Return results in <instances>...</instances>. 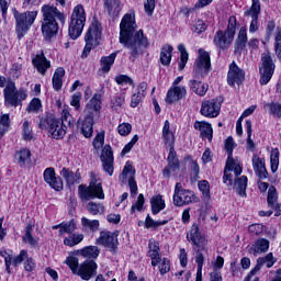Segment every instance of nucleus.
Returning <instances> with one entry per match:
<instances>
[{
    "instance_id": "43",
    "label": "nucleus",
    "mask_w": 281,
    "mask_h": 281,
    "mask_svg": "<svg viewBox=\"0 0 281 281\" xmlns=\"http://www.w3.org/2000/svg\"><path fill=\"white\" fill-rule=\"evenodd\" d=\"M81 225L83 232H98V229H100V221L98 220H89L87 217H82Z\"/></svg>"
},
{
    "instance_id": "4",
    "label": "nucleus",
    "mask_w": 281,
    "mask_h": 281,
    "mask_svg": "<svg viewBox=\"0 0 281 281\" xmlns=\"http://www.w3.org/2000/svg\"><path fill=\"white\" fill-rule=\"evenodd\" d=\"M236 16L232 15L228 19V24L225 31L218 30L214 37L213 43L217 49H229L232 43H234V37L236 36Z\"/></svg>"
},
{
    "instance_id": "11",
    "label": "nucleus",
    "mask_w": 281,
    "mask_h": 281,
    "mask_svg": "<svg viewBox=\"0 0 281 281\" xmlns=\"http://www.w3.org/2000/svg\"><path fill=\"white\" fill-rule=\"evenodd\" d=\"M101 36H102V29L100 27V23L95 21L90 25V27L86 33V36H85L86 46L82 50L81 58H88L93 47H98V45H100Z\"/></svg>"
},
{
    "instance_id": "36",
    "label": "nucleus",
    "mask_w": 281,
    "mask_h": 281,
    "mask_svg": "<svg viewBox=\"0 0 281 281\" xmlns=\"http://www.w3.org/2000/svg\"><path fill=\"white\" fill-rule=\"evenodd\" d=\"M162 137L166 146H169V148L175 146V134L170 132V122L168 120L165 121V125L162 127Z\"/></svg>"
},
{
    "instance_id": "8",
    "label": "nucleus",
    "mask_w": 281,
    "mask_h": 281,
    "mask_svg": "<svg viewBox=\"0 0 281 281\" xmlns=\"http://www.w3.org/2000/svg\"><path fill=\"white\" fill-rule=\"evenodd\" d=\"M78 194L81 201H91V199H104L102 181L98 180L95 176H92L89 187L86 184H80L78 187Z\"/></svg>"
},
{
    "instance_id": "31",
    "label": "nucleus",
    "mask_w": 281,
    "mask_h": 281,
    "mask_svg": "<svg viewBox=\"0 0 281 281\" xmlns=\"http://www.w3.org/2000/svg\"><path fill=\"white\" fill-rule=\"evenodd\" d=\"M34 232V225L27 224L25 229H24V235L22 236L23 243L26 245H30L33 249H36L38 247V239L32 235Z\"/></svg>"
},
{
    "instance_id": "12",
    "label": "nucleus",
    "mask_w": 281,
    "mask_h": 281,
    "mask_svg": "<svg viewBox=\"0 0 281 281\" xmlns=\"http://www.w3.org/2000/svg\"><path fill=\"white\" fill-rule=\"evenodd\" d=\"M199 196L194 195V192L189 189H183L181 182H177L173 192V205L176 207H183V205H190V203H199Z\"/></svg>"
},
{
    "instance_id": "14",
    "label": "nucleus",
    "mask_w": 281,
    "mask_h": 281,
    "mask_svg": "<svg viewBox=\"0 0 281 281\" xmlns=\"http://www.w3.org/2000/svg\"><path fill=\"white\" fill-rule=\"evenodd\" d=\"M117 234L111 233L109 231H102L100 237L97 238L95 245H101L102 247H108L112 254H117Z\"/></svg>"
},
{
    "instance_id": "34",
    "label": "nucleus",
    "mask_w": 281,
    "mask_h": 281,
    "mask_svg": "<svg viewBox=\"0 0 281 281\" xmlns=\"http://www.w3.org/2000/svg\"><path fill=\"white\" fill-rule=\"evenodd\" d=\"M190 89H191V91H193V93L203 98V95H205L207 93L210 86H207L196 79H193L190 81Z\"/></svg>"
},
{
    "instance_id": "63",
    "label": "nucleus",
    "mask_w": 281,
    "mask_h": 281,
    "mask_svg": "<svg viewBox=\"0 0 281 281\" xmlns=\"http://www.w3.org/2000/svg\"><path fill=\"white\" fill-rule=\"evenodd\" d=\"M266 106H269L270 115H277V117H281V104L267 103Z\"/></svg>"
},
{
    "instance_id": "44",
    "label": "nucleus",
    "mask_w": 281,
    "mask_h": 281,
    "mask_svg": "<svg viewBox=\"0 0 281 281\" xmlns=\"http://www.w3.org/2000/svg\"><path fill=\"white\" fill-rule=\"evenodd\" d=\"M81 256L89 260H95L98 256H100V248H98V246H87L81 249Z\"/></svg>"
},
{
    "instance_id": "55",
    "label": "nucleus",
    "mask_w": 281,
    "mask_h": 281,
    "mask_svg": "<svg viewBox=\"0 0 281 281\" xmlns=\"http://www.w3.org/2000/svg\"><path fill=\"white\" fill-rule=\"evenodd\" d=\"M61 124H67V126H69L70 128L74 126V124H76V120L74 119V116H71V114L69 113V110L64 109L61 111V119H59Z\"/></svg>"
},
{
    "instance_id": "46",
    "label": "nucleus",
    "mask_w": 281,
    "mask_h": 281,
    "mask_svg": "<svg viewBox=\"0 0 281 281\" xmlns=\"http://www.w3.org/2000/svg\"><path fill=\"white\" fill-rule=\"evenodd\" d=\"M225 150L228 155L227 157V166H235L234 164V157H233V153H234V138L232 136L227 137L225 140Z\"/></svg>"
},
{
    "instance_id": "47",
    "label": "nucleus",
    "mask_w": 281,
    "mask_h": 281,
    "mask_svg": "<svg viewBox=\"0 0 281 281\" xmlns=\"http://www.w3.org/2000/svg\"><path fill=\"white\" fill-rule=\"evenodd\" d=\"M81 240H85L83 234L71 233L68 237L64 238V245L67 247H76V245H80Z\"/></svg>"
},
{
    "instance_id": "57",
    "label": "nucleus",
    "mask_w": 281,
    "mask_h": 281,
    "mask_svg": "<svg viewBox=\"0 0 281 281\" xmlns=\"http://www.w3.org/2000/svg\"><path fill=\"white\" fill-rule=\"evenodd\" d=\"M158 265L160 276H166V273L170 271V260H168V258H160Z\"/></svg>"
},
{
    "instance_id": "35",
    "label": "nucleus",
    "mask_w": 281,
    "mask_h": 281,
    "mask_svg": "<svg viewBox=\"0 0 281 281\" xmlns=\"http://www.w3.org/2000/svg\"><path fill=\"white\" fill-rule=\"evenodd\" d=\"M60 175L68 186H74V183H78V181H80V173H78V171L74 173V171L69 170L67 167L61 169Z\"/></svg>"
},
{
    "instance_id": "49",
    "label": "nucleus",
    "mask_w": 281,
    "mask_h": 281,
    "mask_svg": "<svg viewBox=\"0 0 281 281\" xmlns=\"http://www.w3.org/2000/svg\"><path fill=\"white\" fill-rule=\"evenodd\" d=\"M150 203L153 214H159V212L166 207V202H164L161 195L154 196Z\"/></svg>"
},
{
    "instance_id": "3",
    "label": "nucleus",
    "mask_w": 281,
    "mask_h": 281,
    "mask_svg": "<svg viewBox=\"0 0 281 281\" xmlns=\"http://www.w3.org/2000/svg\"><path fill=\"white\" fill-rule=\"evenodd\" d=\"M189 243L193 245V251H195V262L198 265L195 281H203V262L205 257L203 254H207V239L199 232V225L193 224L191 226L190 234L187 235Z\"/></svg>"
},
{
    "instance_id": "48",
    "label": "nucleus",
    "mask_w": 281,
    "mask_h": 281,
    "mask_svg": "<svg viewBox=\"0 0 281 281\" xmlns=\"http://www.w3.org/2000/svg\"><path fill=\"white\" fill-rule=\"evenodd\" d=\"M178 52H180V63H179L178 69L179 71H183L189 60V54H188V50L186 49V45L179 44Z\"/></svg>"
},
{
    "instance_id": "40",
    "label": "nucleus",
    "mask_w": 281,
    "mask_h": 281,
    "mask_svg": "<svg viewBox=\"0 0 281 281\" xmlns=\"http://www.w3.org/2000/svg\"><path fill=\"white\" fill-rule=\"evenodd\" d=\"M81 134L86 138L93 137V119L88 116L81 123Z\"/></svg>"
},
{
    "instance_id": "45",
    "label": "nucleus",
    "mask_w": 281,
    "mask_h": 281,
    "mask_svg": "<svg viewBox=\"0 0 281 281\" xmlns=\"http://www.w3.org/2000/svg\"><path fill=\"white\" fill-rule=\"evenodd\" d=\"M31 157H32V153L29 149H21L15 154V159L19 166L21 167L25 166L26 164H30Z\"/></svg>"
},
{
    "instance_id": "29",
    "label": "nucleus",
    "mask_w": 281,
    "mask_h": 281,
    "mask_svg": "<svg viewBox=\"0 0 281 281\" xmlns=\"http://www.w3.org/2000/svg\"><path fill=\"white\" fill-rule=\"evenodd\" d=\"M277 260L273 258V252L267 254L265 257H260L257 259L256 267L251 270V274L258 273L260 269H262V266L266 265L268 269H271L273 265H276Z\"/></svg>"
},
{
    "instance_id": "61",
    "label": "nucleus",
    "mask_w": 281,
    "mask_h": 281,
    "mask_svg": "<svg viewBox=\"0 0 281 281\" xmlns=\"http://www.w3.org/2000/svg\"><path fill=\"white\" fill-rule=\"evenodd\" d=\"M66 265L69 267V269L72 271V273H78V258L76 257H68L66 259Z\"/></svg>"
},
{
    "instance_id": "38",
    "label": "nucleus",
    "mask_w": 281,
    "mask_h": 281,
    "mask_svg": "<svg viewBox=\"0 0 281 281\" xmlns=\"http://www.w3.org/2000/svg\"><path fill=\"white\" fill-rule=\"evenodd\" d=\"M63 78H65V68L58 67L53 76V89L55 91L63 89Z\"/></svg>"
},
{
    "instance_id": "42",
    "label": "nucleus",
    "mask_w": 281,
    "mask_h": 281,
    "mask_svg": "<svg viewBox=\"0 0 281 281\" xmlns=\"http://www.w3.org/2000/svg\"><path fill=\"white\" fill-rule=\"evenodd\" d=\"M59 236H64L65 234L71 235L78 229V225L76 224V220H70L69 222H63L59 224Z\"/></svg>"
},
{
    "instance_id": "41",
    "label": "nucleus",
    "mask_w": 281,
    "mask_h": 281,
    "mask_svg": "<svg viewBox=\"0 0 281 281\" xmlns=\"http://www.w3.org/2000/svg\"><path fill=\"white\" fill-rule=\"evenodd\" d=\"M172 46L165 45L160 52V63L164 67H168L172 60Z\"/></svg>"
},
{
    "instance_id": "20",
    "label": "nucleus",
    "mask_w": 281,
    "mask_h": 281,
    "mask_svg": "<svg viewBox=\"0 0 281 281\" xmlns=\"http://www.w3.org/2000/svg\"><path fill=\"white\" fill-rule=\"evenodd\" d=\"M100 159H101L102 168L104 172H106L110 177H113L114 158H113V148H111V145H105L102 148Z\"/></svg>"
},
{
    "instance_id": "15",
    "label": "nucleus",
    "mask_w": 281,
    "mask_h": 281,
    "mask_svg": "<svg viewBox=\"0 0 281 281\" xmlns=\"http://www.w3.org/2000/svg\"><path fill=\"white\" fill-rule=\"evenodd\" d=\"M221 104H223V100L218 99L203 101L200 113L204 117H218L221 115Z\"/></svg>"
},
{
    "instance_id": "52",
    "label": "nucleus",
    "mask_w": 281,
    "mask_h": 281,
    "mask_svg": "<svg viewBox=\"0 0 281 281\" xmlns=\"http://www.w3.org/2000/svg\"><path fill=\"white\" fill-rule=\"evenodd\" d=\"M8 128H10V114H2L0 116V139L5 135Z\"/></svg>"
},
{
    "instance_id": "64",
    "label": "nucleus",
    "mask_w": 281,
    "mask_h": 281,
    "mask_svg": "<svg viewBox=\"0 0 281 281\" xmlns=\"http://www.w3.org/2000/svg\"><path fill=\"white\" fill-rule=\"evenodd\" d=\"M27 258V250H21L19 256L13 258V267H19Z\"/></svg>"
},
{
    "instance_id": "27",
    "label": "nucleus",
    "mask_w": 281,
    "mask_h": 281,
    "mask_svg": "<svg viewBox=\"0 0 281 281\" xmlns=\"http://www.w3.org/2000/svg\"><path fill=\"white\" fill-rule=\"evenodd\" d=\"M193 127L195 131H200V137L202 139L212 142V137H214V130L212 128V124L205 121H196Z\"/></svg>"
},
{
    "instance_id": "25",
    "label": "nucleus",
    "mask_w": 281,
    "mask_h": 281,
    "mask_svg": "<svg viewBox=\"0 0 281 281\" xmlns=\"http://www.w3.org/2000/svg\"><path fill=\"white\" fill-rule=\"evenodd\" d=\"M233 166H227V160H226V166L224 169V177H223V183H226V186H233L234 181V176L232 173V170L235 172V177H240L243 175V167H240V164L238 161L234 160Z\"/></svg>"
},
{
    "instance_id": "26",
    "label": "nucleus",
    "mask_w": 281,
    "mask_h": 281,
    "mask_svg": "<svg viewBox=\"0 0 281 281\" xmlns=\"http://www.w3.org/2000/svg\"><path fill=\"white\" fill-rule=\"evenodd\" d=\"M32 63L35 69L38 71V74H41V76H45V74H47V69L52 67V63L47 60V57H45V53L43 52L36 55L32 59Z\"/></svg>"
},
{
    "instance_id": "50",
    "label": "nucleus",
    "mask_w": 281,
    "mask_h": 281,
    "mask_svg": "<svg viewBox=\"0 0 281 281\" xmlns=\"http://www.w3.org/2000/svg\"><path fill=\"white\" fill-rule=\"evenodd\" d=\"M271 171L278 172L280 166V150L278 148L272 149L270 155Z\"/></svg>"
},
{
    "instance_id": "6",
    "label": "nucleus",
    "mask_w": 281,
    "mask_h": 281,
    "mask_svg": "<svg viewBox=\"0 0 281 281\" xmlns=\"http://www.w3.org/2000/svg\"><path fill=\"white\" fill-rule=\"evenodd\" d=\"M38 127L42 131H48L53 139H63L67 135V125L52 114L42 116Z\"/></svg>"
},
{
    "instance_id": "37",
    "label": "nucleus",
    "mask_w": 281,
    "mask_h": 281,
    "mask_svg": "<svg viewBox=\"0 0 281 281\" xmlns=\"http://www.w3.org/2000/svg\"><path fill=\"white\" fill-rule=\"evenodd\" d=\"M115 58H117V52L110 54L109 56L102 57L101 63V71L104 74H109L111 71V67L115 63Z\"/></svg>"
},
{
    "instance_id": "32",
    "label": "nucleus",
    "mask_w": 281,
    "mask_h": 281,
    "mask_svg": "<svg viewBox=\"0 0 281 281\" xmlns=\"http://www.w3.org/2000/svg\"><path fill=\"white\" fill-rule=\"evenodd\" d=\"M269 239L259 238L252 244L250 251H252L254 256H258V254H267V251H269Z\"/></svg>"
},
{
    "instance_id": "54",
    "label": "nucleus",
    "mask_w": 281,
    "mask_h": 281,
    "mask_svg": "<svg viewBox=\"0 0 281 281\" xmlns=\"http://www.w3.org/2000/svg\"><path fill=\"white\" fill-rule=\"evenodd\" d=\"M43 109V103L41 99L34 98L27 105L26 111L27 113H38Z\"/></svg>"
},
{
    "instance_id": "24",
    "label": "nucleus",
    "mask_w": 281,
    "mask_h": 281,
    "mask_svg": "<svg viewBox=\"0 0 281 281\" xmlns=\"http://www.w3.org/2000/svg\"><path fill=\"white\" fill-rule=\"evenodd\" d=\"M188 93V90H186V87L183 86H175L171 87L166 95V102L167 104H175V102H179V100H183Z\"/></svg>"
},
{
    "instance_id": "13",
    "label": "nucleus",
    "mask_w": 281,
    "mask_h": 281,
    "mask_svg": "<svg viewBox=\"0 0 281 281\" xmlns=\"http://www.w3.org/2000/svg\"><path fill=\"white\" fill-rule=\"evenodd\" d=\"M199 58L195 61V67L193 71L194 78L196 80H201L202 78H205L207 74H210V69H212V63L210 59V53L199 49Z\"/></svg>"
},
{
    "instance_id": "60",
    "label": "nucleus",
    "mask_w": 281,
    "mask_h": 281,
    "mask_svg": "<svg viewBox=\"0 0 281 281\" xmlns=\"http://www.w3.org/2000/svg\"><path fill=\"white\" fill-rule=\"evenodd\" d=\"M145 199L144 194H138L137 201L135 204L132 205L131 207V214H135V211L137 210L138 212H142V207H144Z\"/></svg>"
},
{
    "instance_id": "22",
    "label": "nucleus",
    "mask_w": 281,
    "mask_h": 281,
    "mask_svg": "<svg viewBox=\"0 0 281 281\" xmlns=\"http://www.w3.org/2000/svg\"><path fill=\"white\" fill-rule=\"evenodd\" d=\"M97 271H98V263H95L91 259H87L80 265L77 271V276H80L81 280H91V278L95 276Z\"/></svg>"
},
{
    "instance_id": "53",
    "label": "nucleus",
    "mask_w": 281,
    "mask_h": 281,
    "mask_svg": "<svg viewBox=\"0 0 281 281\" xmlns=\"http://www.w3.org/2000/svg\"><path fill=\"white\" fill-rule=\"evenodd\" d=\"M161 225H168V220L155 221L150 217V215H147L145 220L146 229H150L151 227L154 228L161 227Z\"/></svg>"
},
{
    "instance_id": "5",
    "label": "nucleus",
    "mask_w": 281,
    "mask_h": 281,
    "mask_svg": "<svg viewBox=\"0 0 281 281\" xmlns=\"http://www.w3.org/2000/svg\"><path fill=\"white\" fill-rule=\"evenodd\" d=\"M13 16L15 19V32L19 41L22 40L30 31V27L34 25V21L38 16V11H25L19 12L15 8L12 9Z\"/></svg>"
},
{
    "instance_id": "33",
    "label": "nucleus",
    "mask_w": 281,
    "mask_h": 281,
    "mask_svg": "<svg viewBox=\"0 0 281 281\" xmlns=\"http://www.w3.org/2000/svg\"><path fill=\"white\" fill-rule=\"evenodd\" d=\"M234 188L239 196L245 199L247 196V176H241L235 179Z\"/></svg>"
},
{
    "instance_id": "21",
    "label": "nucleus",
    "mask_w": 281,
    "mask_h": 281,
    "mask_svg": "<svg viewBox=\"0 0 281 281\" xmlns=\"http://www.w3.org/2000/svg\"><path fill=\"white\" fill-rule=\"evenodd\" d=\"M45 183L49 184L53 190L60 192L63 190V178L56 176V170L53 167H48L43 173Z\"/></svg>"
},
{
    "instance_id": "9",
    "label": "nucleus",
    "mask_w": 281,
    "mask_h": 281,
    "mask_svg": "<svg viewBox=\"0 0 281 281\" xmlns=\"http://www.w3.org/2000/svg\"><path fill=\"white\" fill-rule=\"evenodd\" d=\"M273 74H276V63L273 61L271 52L267 50L261 54V61L259 63V83L262 87H265V85H269V82H271V78H273Z\"/></svg>"
},
{
    "instance_id": "28",
    "label": "nucleus",
    "mask_w": 281,
    "mask_h": 281,
    "mask_svg": "<svg viewBox=\"0 0 281 281\" xmlns=\"http://www.w3.org/2000/svg\"><path fill=\"white\" fill-rule=\"evenodd\" d=\"M104 1V10H106L109 16L112 19H117L120 16V12H122V4L120 0H103Z\"/></svg>"
},
{
    "instance_id": "16",
    "label": "nucleus",
    "mask_w": 281,
    "mask_h": 281,
    "mask_svg": "<svg viewBox=\"0 0 281 281\" xmlns=\"http://www.w3.org/2000/svg\"><path fill=\"white\" fill-rule=\"evenodd\" d=\"M100 111H102V93H94L86 105V117H91L93 121L94 117L100 116Z\"/></svg>"
},
{
    "instance_id": "51",
    "label": "nucleus",
    "mask_w": 281,
    "mask_h": 281,
    "mask_svg": "<svg viewBox=\"0 0 281 281\" xmlns=\"http://www.w3.org/2000/svg\"><path fill=\"white\" fill-rule=\"evenodd\" d=\"M87 210L92 216H98V214H102L104 212V205L95 202H89L87 204Z\"/></svg>"
},
{
    "instance_id": "39",
    "label": "nucleus",
    "mask_w": 281,
    "mask_h": 281,
    "mask_svg": "<svg viewBox=\"0 0 281 281\" xmlns=\"http://www.w3.org/2000/svg\"><path fill=\"white\" fill-rule=\"evenodd\" d=\"M247 47V29L241 27L235 41V52H243Z\"/></svg>"
},
{
    "instance_id": "2",
    "label": "nucleus",
    "mask_w": 281,
    "mask_h": 281,
    "mask_svg": "<svg viewBox=\"0 0 281 281\" xmlns=\"http://www.w3.org/2000/svg\"><path fill=\"white\" fill-rule=\"evenodd\" d=\"M42 12V34L45 41H52L54 37L58 36V31L60 30V25H65V21L67 18L65 13H63L58 8L52 4H44L41 9ZM57 19V21H56ZM58 21L60 25L58 24Z\"/></svg>"
},
{
    "instance_id": "18",
    "label": "nucleus",
    "mask_w": 281,
    "mask_h": 281,
    "mask_svg": "<svg viewBox=\"0 0 281 281\" xmlns=\"http://www.w3.org/2000/svg\"><path fill=\"white\" fill-rule=\"evenodd\" d=\"M252 4L251 7L244 12L245 16H250L251 22L249 25V32L250 34H256L258 32V18L260 16V0H251Z\"/></svg>"
},
{
    "instance_id": "19",
    "label": "nucleus",
    "mask_w": 281,
    "mask_h": 281,
    "mask_svg": "<svg viewBox=\"0 0 281 281\" xmlns=\"http://www.w3.org/2000/svg\"><path fill=\"white\" fill-rule=\"evenodd\" d=\"M167 162L168 165L162 170V177L165 179H170V175H172V172H177V170L181 168V164L179 162V158L177 157V151L175 150V146H171V148H169Z\"/></svg>"
},
{
    "instance_id": "10",
    "label": "nucleus",
    "mask_w": 281,
    "mask_h": 281,
    "mask_svg": "<svg viewBox=\"0 0 281 281\" xmlns=\"http://www.w3.org/2000/svg\"><path fill=\"white\" fill-rule=\"evenodd\" d=\"M4 106H23V100H27V92L24 89L16 90L14 82H8L4 90Z\"/></svg>"
},
{
    "instance_id": "30",
    "label": "nucleus",
    "mask_w": 281,
    "mask_h": 281,
    "mask_svg": "<svg viewBox=\"0 0 281 281\" xmlns=\"http://www.w3.org/2000/svg\"><path fill=\"white\" fill-rule=\"evenodd\" d=\"M268 205L269 207H272V210H276V216H280L281 214V205L278 204V191H276V187H270L268 190Z\"/></svg>"
},
{
    "instance_id": "23",
    "label": "nucleus",
    "mask_w": 281,
    "mask_h": 281,
    "mask_svg": "<svg viewBox=\"0 0 281 281\" xmlns=\"http://www.w3.org/2000/svg\"><path fill=\"white\" fill-rule=\"evenodd\" d=\"M161 248L159 247V241L155 239H149L147 257L151 260V267H158L161 262Z\"/></svg>"
},
{
    "instance_id": "7",
    "label": "nucleus",
    "mask_w": 281,
    "mask_h": 281,
    "mask_svg": "<svg viewBox=\"0 0 281 281\" xmlns=\"http://www.w3.org/2000/svg\"><path fill=\"white\" fill-rule=\"evenodd\" d=\"M85 23H87V13H85V7H82V4H78L72 11L68 27V34L72 41L80 38V35L85 30Z\"/></svg>"
},
{
    "instance_id": "56",
    "label": "nucleus",
    "mask_w": 281,
    "mask_h": 281,
    "mask_svg": "<svg viewBox=\"0 0 281 281\" xmlns=\"http://www.w3.org/2000/svg\"><path fill=\"white\" fill-rule=\"evenodd\" d=\"M274 52L277 58L281 61V27L277 29L276 37H274Z\"/></svg>"
},
{
    "instance_id": "59",
    "label": "nucleus",
    "mask_w": 281,
    "mask_h": 281,
    "mask_svg": "<svg viewBox=\"0 0 281 281\" xmlns=\"http://www.w3.org/2000/svg\"><path fill=\"white\" fill-rule=\"evenodd\" d=\"M133 131V125L131 123H122L117 126V133L121 134L123 137L131 135Z\"/></svg>"
},
{
    "instance_id": "17",
    "label": "nucleus",
    "mask_w": 281,
    "mask_h": 281,
    "mask_svg": "<svg viewBox=\"0 0 281 281\" xmlns=\"http://www.w3.org/2000/svg\"><path fill=\"white\" fill-rule=\"evenodd\" d=\"M245 82V70L236 65V61H233L229 65L227 74V83L229 87H236V85H243Z\"/></svg>"
},
{
    "instance_id": "58",
    "label": "nucleus",
    "mask_w": 281,
    "mask_h": 281,
    "mask_svg": "<svg viewBox=\"0 0 281 281\" xmlns=\"http://www.w3.org/2000/svg\"><path fill=\"white\" fill-rule=\"evenodd\" d=\"M115 82L123 86V85H130L131 87H135V81L127 75H119L115 77Z\"/></svg>"
},
{
    "instance_id": "62",
    "label": "nucleus",
    "mask_w": 281,
    "mask_h": 281,
    "mask_svg": "<svg viewBox=\"0 0 281 281\" xmlns=\"http://www.w3.org/2000/svg\"><path fill=\"white\" fill-rule=\"evenodd\" d=\"M198 188L200 192H202L203 196H210V182L207 180H202L198 183Z\"/></svg>"
},
{
    "instance_id": "1",
    "label": "nucleus",
    "mask_w": 281,
    "mask_h": 281,
    "mask_svg": "<svg viewBox=\"0 0 281 281\" xmlns=\"http://www.w3.org/2000/svg\"><path fill=\"white\" fill-rule=\"evenodd\" d=\"M137 30L135 18L127 13L123 16L120 24L119 42L122 46L130 50V59L136 60L143 54L144 49L148 47V37L144 35V31Z\"/></svg>"
}]
</instances>
